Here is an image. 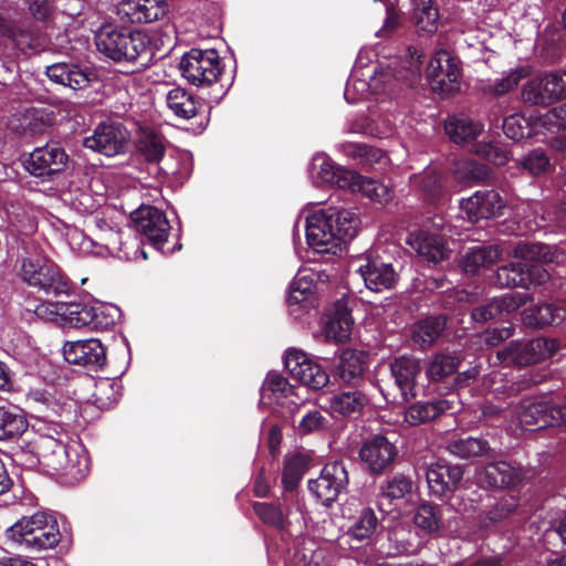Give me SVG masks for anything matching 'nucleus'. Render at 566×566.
I'll use <instances>...</instances> for the list:
<instances>
[{"mask_svg":"<svg viewBox=\"0 0 566 566\" xmlns=\"http://www.w3.org/2000/svg\"><path fill=\"white\" fill-rule=\"evenodd\" d=\"M459 365L458 358L438 354L429 363L427 375L431 380L438 381L453 374Z\"/></svg>","mask_w":566,"mask_h":566,"instance_id":"nucleus-58","label":"nucleus"},{"mask_svg":"<svg viewBox=\"0 0 566 566\" xmlns=\"http://www.w3.org/2000/svg\"><path fill=\"white\" fill-rule=\"evenodd\" d=\"M125 219L124 212L113 207H106L93 214L95 239L84 238L81 249L98 256L117 254L119 258L129 259V253L124 251L126 243L122 241V224Z\"/></svg>","mask_w":566,"mask_h":566,"instance_id":"nucleus-5","label":"nucleus"},{"mask_svg":"<svg viewBox=\"0 0 566 566\" xmlns=\"http://www.w3.org/2000/svg\"><path fill=\"white\" fill-rule=\"evenodd\" d=\"M137 149L148 161H158L165 153L163 137L151 128H142L137 139Z\"/></svg>","mask_w":566,"mask_h":566,"instance_id":"nucleus-51","label":"nucleus"},{"mask_svg":"<svg viewBox=\"0 0 566 566\" xmlns=\"http://www.w3.org/2000/svg\"><path fill=\"white\" fill-rule=\"evenodd\" d=\"M415 525L427 534H433L441 528L442 509L431 503L420 504L413 515Z\"/></svg>","mask_w":566,"mask_h":566,"instance_id":"nucleus-49","label":"nucleus"},{"mask_svg":"<svg viewBox=\"0 0 566 566\" xmlns=\"http://www.w3.org/2000/svg\"><path fill=\"white\" fill-rule=\"evenodd\" d=\"M253 510L259 518L270 526L284 528L287 524L286 513L275 504L258 502L253 505Z\"/></svg>","mask_w":566,"mask_h":566,"instance_id":"nucleus-60","label":"nucleus"},{"mask_svg":"<svg viewBox=\"0 0 566 566\" xmlns=\"http://www.w3.org/2000/svg\"><path fill=\"white\" fill-rule=\"evenodd\" d=\"M357 272L370 291L381 292L395 286L398 275L390 263L379 259H368Z\"/></svg>","mask_w":566,"mask_h":566,"instance_id":"nucleus-26","label":"nucleus"},{"mask_svg":"<svg viewBox=\"0 0 566 566\" xmlns=\"http://www.w3.org/2000/svg\"><path fill=\"white\" fill-rule=\"evenodd\" d=\"M69 160V155L60 144L48 143L34 148L23 165L30 175L42 181H52L65 171Z\"/></svg>","mask_w":566,"mask_h":566,"instance_id":"nucleus-9","label":"nucleus"},{"mask_svg":"<svg viewBox=\"0 0 566 566\" xmlns=\"http://www.w3.org/2000/svg\"><path fill=\"white\" fill-rule=\"evenodd\" d=\"M348 511L349 506L343 509V516L348 520L345 536L360 544L370 542L379 523L375 511L364 505L353 514H347Z\"/></svg>","mask_w":566,"mask_h":566,"instance_id":"nucleus-24","label":"nucleus"},{"mask_svg":"<svg viewBox=\"0 0 566 566\" xmlns=\"http://www.w3.org/2000/svg\"><path fill=\"white\" fill-rule=\"evenodd\" d=\"M167 107L172 114L182 119L195 117L199 111L200 103L184 87H174L166 94Z\"/></svg>","mask_w":566,"mask_h":566,"instance_id":"nucleus-39","label":"nucleus"},{"mask_svg":"<svg viewBox=\"0 0 566 566\" xmlns=\"http://www.w3.org/2000/svg\"><path fill=\"white\" fill-rule=\"evenodd\" d=\"M548 277V272L541 265L522 262L503 265L495 273V282L502 287H528L531 284H542Z\"/></svg>","mask_w":566,"mask_h":566,"instance_id":"nucleus-20","label":"nucleus"},{"mask_svg":"<svg viewBox=\"0 0 566 566\" xmlns=\"http://www.w3.org/2000/svg\"><path fill=\"white\" fill-rule=\"evenodd\" d=\"M7 536L35 551L53 548L61 539L57 518L48 512H36L20 518L7 530Z\"/></svg>","mask_w":566,"mask_h":566,"instance_id":"nucleus-6","label":"nucleus"},{"mask_svg":"<svg viewBox=\"0 0 566 566\" xmlns=\"http://www.w3.org/2000/svg\"><path fill=\"white\" fill-rule=\"evenodd\" d=\"M488 167L472 159L463 158L453 163L452 176L460 185H470L488 177Z\"/></svg>","mask_w":566,"mask_h":566,"instance_id":"nucleus-48","label":"nucleus"},{"mask_svg":"<svg viewBox=\"0 0 566 566\" xmlns=\"http://www.w3.org/2000/svg\"><path fill=\"white\" fill-rule=\"evenodd\" d=\"M28 402L38 411H52L59 413L61 405L55 398L54 392L49 388H31L27 394Z\"/></svg>","mask_w":566,"mask_h":566,"instance_id":"nucleus-56","label":"nucleus"},{"mask_svg":"<svg viewBox=\"0 0 566 566\" xmlns=\"http://www.w3.org/2000/svg\"><path fill=\"white\" fill-rule=\"evenodd\" d=\"M514 216L521 233L535 232L549 227L551 223L558 229L566 227V217L563 211L545 213L536 202H522L516 207Z\"/></svg>","mask_w":566,"mask_h":566,"instance_id":"nucleus-21","label":"nucleus"},{"mask_svg":"<svg viewBox=\"0 0 566 566\" xmlns=\"http://www.w3.org/2000/svg\"><path fill=\"white\" fill-rule=\"evenodd\" d=\"M133 227L153 245H163L169 234L170 224L166 214L153 206H142L132 213Z\"/></svg>","mask_w":566,"mask_h":566,"instance_id":"nucleus-17","label":"nucleus"},{"mask_svg":"<svg viewBox=\"0 0 566 566\" xmlns=\"http://www.w3.org/2000/svg\"><path fill=\"white\" fill-rule=\"evenodd\" d=\"M35 314L48 319H54L53 315L60 316L64 324L76 328H92L93 324L92 302L40 304Z\"/></svg>","mask_w":566,"mask_h":566,"instance_id":"nucleus-18","label":"nucleus"},{"mask_svg":"<svg viewBox=\"0 0 566 566\" xmlns=\"http://www.w3.org/2000/svg\"><path fill=\"white\" fill-rule=\"evenodd\" d=\"M422 63V55L416 49H408V56L396 73L390 65H366L359 56L345 86L344 97L347 103L355 104L370 95L391 92L398 80L413 86L421 80Z\"/></svg>","mask_w":566,"mask_h":566,"instance_id":"nucleus-1","label":"nucleus"},{"mask_svg":"<svg viewBox=\"0 0 566 566\" xmlns=\"http://www.w3.org/2000/svg\"><path fill=\"white\" fill-rule=\"evenodd\" d=\"M181 75L196 86L214 83L221 74V60L216 50L191 49L179 62Z\"/></svg>","mask_w":566,"mask_h":566,"instance_id":"nucleus-8","label":"nucleus"},{"mask_svg":"<svg viewBox=\"0 0 566 566\" xmlns=\"http://www.w3.org/2000/svg\"><path fill=\"white\" fill-rule=\"evenodd\" d=\"M520 424L526 430L542 429L566 421V406L554 405L547 400H523L517 407Z\"/></svg>","mask_w":566,"mask_h":566,"instance_id":"nucleus-13","label":"nucleus"},{"mask_svg":"<svg viewBox=\"0 0 566 566\" xmlns=\"http://www.w3.org/2000/svg\"><path fill=\"white\" fill-rule=\"evenodd\" d=\"M427 78L431 88L440 95L460 91L462 72L460 61L447 50H438L430 59Z\"/></svg>","mask_w":566,"mask_h":566,"instance_id":"nucleus-10","label":"nucleus"},{"mask_svg":"<svg viewBox=\"0 0 566 566\" xmlns=\"http://www.w3.org/2000/svg\"><path fill=\"white\" fill-rule=\"evenodd\" d=\"M348 484V472L343 462L324 465L318 478L310 480L308 490L323 505H331Z\"/></svg>","mask_w":566,"mask_h":566,"instance_id":"nucleus-16","label":"nucleus"},{"mask_svg":"<svg viewBox=\"0 0 566 566\" xmlns=\"http://www.w3.org/2000/svg\"><path fill=\"white\" fill-rule=\"evenodd\" d=\"M504 134L513 139L520 140L525 137H530L533 134V128L528 119L521 114H512L504 118L503 122Z\"/></svg>","mask_w":566,"mask_h":566,"instance_id":"nucleus-61","label":"nucleus"},{"mask_svg":"<svg viewBox=\"0 0 566 566\" xmlns=\"http://www.w3.org/2000/svg\"><path fill=\"white\" fill-rule=\"evenodd\" d=\"M307 469V458L301 453H295L285 459L282 474V482L285 490L296 488Z\"/></svg>","mask_w":566,"mask_h":566,"instance_id":"nucleus-54","label":"nucleus"},{"mask_svg":"<svg viewBox=\"0 0 566 566\" xmlns=\"http://www.w3.org/2000/svg\"><path fill=\"white\" fill-rule=\"evenodd\" d=\"M375 123V108H369V115H357L348 118L344 132L347 134H358L373 137V134H379L377 129H373Z\"/></svg>","mask_w":566,"mask_h":566,"instance_id":"nucleus-62","label":"nucleus"},{"mask_svg":"<svg viewBox=\"0 0 566 566\" xmlns=\"http://www.w3.org/2000/svg\"><path fill=\"white\" fill-rule=\"evenodd\" d=\"M93 304V324L92 329H108L115 325L119 317V308L114 305L92 302Z\"/></svg>","mask_w":566,"mask_h":566,"instance_id":"nucleus-59","label":"nucleus"},{"mask_svg":"<svg viewBox=\"0 0 566 566\" xmlns=\"http://www.w3.org/2000/svg\"><path fill=\"white\" fill-rule=\"evenodd\" d=\"M356 192L381 206L387 205L391 199V190L386 185L364 176Z\"/></svg>","mask_w":566,"mask_h":566,"instance_id":"nucleus-57","label":"nucleus"},{"mask_svg":"<svg viewBox=\"0 0 566 566\" xmlns=\"http://www.w3.org/2000/svg\"><path fill=\"white\" fill-rule=\"evenodd\" d=\"M521 480V473L506 462L490 463L484 470V481L494 488H511Z\"/></svg>","mask_w":566,"mask_h":566,"instance_id":"nucleus-43","label":"nucleus"},{"mask_svg":"<svg viewBox=\"0 0 566 566\" xmlns=\"http://www.w3.org/2000/svg\"><path fill=\"white\" fill-rule=\"evenodd\" d=\"M446 326L442 316L428 317L418 322L412 329V339L421 347L432 345L441 335Z\"/></svg>","mask_w":566,"mask_h":566,"instance_id":"nucleus-45","label":"nucleus"},{"mask_svg":"<svg viewBox=\"0 0 566 566\" xmlns=\"http://www.w3.org/2000/svg\"><path fill=\"white\" fill-rule=\"evenodd\" d=\"M396 448L384 436L367 440L360 448L359 458L370 472H382L395 459Z\"/></svg>","mask_w":566,"mask_h":566,"instance_id":"nucleus-25","label":"nucleus"},{"mask_svg":"<svg viewBox=\"0 0 566 566\" xmlns=\"http://www.w3.org/2000/svg\"><path fill=\"white\" fill-rule=\"evenodd\" d=\"M98 51L116 62H136L147 65L151 59L150 42L144 32L124 31L103 25L95 34Z\"/></svg>","mask_w":566,"mask_h":566,"instance_id":"nucleus-3","label":"nucleus"},{"mask_svg":"<svg viewBox=\"0 0 566 566\" xmlns=\"http://www.w3.org/2000/svg\"><path fill=\"white\" fill-rule=\"evenodd\" d=\"M338 165L326 154H316L310 165V177L316 186L332 185L338 169Z\"/></svg>","mask_w":566,"mask_h":566,"instance_id":"nucleus-50","label":"nucleus"},{"mask_svg":"<svg viewBox=\"0 0 566 566\" xmlns=\"http://www.w3.org/2000/svg\"><path fill=\"white\" fill-rule=\"evenodd\" d=\"M62 353L67 363L90 368L102 367L106 361L105 348L97 338L65 342Z\"/></svg>","mask_w":566,"mask_h":566,"instance_id":"nucleus-22","label":"nucleus"},{"mask_svg":"<svg viewBox=\"0 0 566 566\" xmlns=\"http://www.w3.org/2000/svg\"><path fill=\"white\" fill-rule=\"evenodd\" d=\"M500 255L501 252L495 245H474L465 252L462 265L467 273H475L481 268L495 263Z\"/></svg>","mask_w":566,"mask_h":566,"instance_id":"nucleus-42","label":"nucleus"},{"mask_svg":"<svg viewBox=\"0 0 566 566\" xmlns=\"http://www.w3.org/2000/svg\"><path fill=\"white\" fill-rule=\"evenodd\" d=\"M342 151L348 157L360 159L361 163L371 164H381L382 161H387L386 154L379 149L370 147L366 144L359 143H344L339 146Z\"/></svg>","mask_w":566,"mask_h":566,"instance_id":"nucleus-55","label":"nucleus"},{"mask_svg":"<svg viewBox=\"0 0 566 566\" xmlns=\"http://www.w3.org/2000/svg\"><path fill=\"white\" fill-rule=\"evenodd\" d=\"M407 244L410 245L419 256L433 263L444 260L449 253L441 235L424 230L410 232L407 237Z\"/></svg>","mask_w":566,"mask_h":566,"instance_id":"nucleus-27","label":"nucleus"},{"mask_svg":"<svg viewBox=\"0 0 566 566\" xmlns=\"http://www.w3.org/2000/svg\"><path fill=\"white\" fill-rule=\"evenodd\" d=\"M411 20L421 35L433 34L438 30L439 10L433 0H411Z\"/></svg>","mask_w":566,"mask_h":566,"instance_id":"nucleus-36","label":"nucleus"},{"mask_svg":"<svg viewBox=\"0 0 566 566\" xmlns=\"http://www.w3.org/2000/svg\"><path fill=\"white\" fill-rule=\"evenodd\" d=\"M390 369L402 401L415 398L416 379L420 373L419 361L409 357H399L392 361Z\"/></svg>","mask_w":566,"mask_h":566,"instance_id":"nucleus-30","label":"nucleus"},{"mask_svg":"<svg viewBox=\"0 0 566 566\" xmlns=\"http://www.w3.org/2000/svg\"><path fill=\"white\" fill-rule=\"evenodd\" d=\"M129 142L127 129L118 123L103 122L83 140L85 148L107 157L124 154Z\"/></svg>","mask_w":566,"mask_h":566,"instance_id":"nucleus-15","label":"nucleus"},{"mask_svg":"<svg viewBox=\"0 0 566 566\" xmlns=\"http://www.w3.org/2000/svg\"><path fill=\"white\" fill-rule=\"evenodd\" d=\"M506 202L495 190H478L460 201V209L471 222L500 216Z\"/></svg>","mask_w":566,"mask_h":566,"instance_id":"nucleus-19","label":"nucleus"},{"mask_svg":"<svg viewBox=\"0 0 566 566\" xmlns=\"http://www.w3.org/2000/svg\"><path fill=\"white\" fill-rule=\"evenodd\" d=\"M305 230L306 241L313 251L336 254L356 235L357 220L347 210L321 209L307 216Z\"/></svg>","mask_w":566,"mask_h":566,"instance_id":"nucleus-2","label":"nucleus"},{"mask_svg":"<svg viewBox=\"0 0 566 566\" xmlns=\"http://www.w3.org/2000/svg\"><path fill=\"white\" fill-rule=\"evenodd\" d=\"M532 73L530 65H518L502 73L501 77L491 81L486 91L494 95H503L514 90L521 80Z\"/></svg>","mask_w":566,"mask_h":566,"instance_id":"nucleus-46","label":"nucleus"},{"mask_svg":"<svg viewBox=\"0 0 566 566\" xmlns=\"http://www.w3.org/2000/svg\"><path fill=\"white\" fill-rule=\"evenodd\" d=\"M284 367L294 379L311 389L319 390L329 382L326 369L303 350L287 349L284 355Z\"/></svg>","mask_w":566,"mask_h":566,"instance_id":"nucleus-12","label":"nucleus"},{"mask_svg":"<svg viewBox=\"0 0 566 566\" xmlns=\"http://www.w3.org/2000/svg\"><path fill=\"white\" fill-rule=\"evenodd\" d=\"M167 11L166 0H127L120 9L132 23H151L164 18Z\"/></svg>","mask_w":566,"mask_h":566,"instance_id":"nucleus-31","label":"nucleus"},{"mask_svg":"<svg viewBox=\"0 0 566 566\" xmlns=\"http://www.w3.org/2000/svg\"><path fill=\"white\" fill-rule=\"evenodd\" d=\"M511 254L515 259L524 261L523 263L526 264H528L527 262H534V264L537 262L548 263L553 262L555 259L553 248L538 242H520L512 250Z\"/></svg>","mask_w":566,"mask_h":566,"instance_id":"nucleus-44","label":"nucleus"},{"mask_svg":"<svg viewBox=\"0 0 566 566\" xmlns=\"http://www.w3.org/2000/svg\"><path fill=\"white\" fill-rule=\"evenodd\" d=\"M566 97V72L553 71L527 81L522 88L524 102L548 106Z\"/></svg>","mask_w":566,"mask_h":566,"instance_id":"nucleus-11","label":"nucleus"},{"mask_svg":"<svg viewBox=\"0 0 566 566\" xmlns=\"http://www.w3.org/2000/svg\"><path fill=\"white\" fill-rule=\"evenodd\" d=\"M489 449V443L485 440L472 437L457 439L448 444L449 452L461 459L483 455Z\"/></svg>","mask_w":566,"mask_h":566,"instance_id":"nucleus-53","label":"nucleus"},{"mask_svg":"<svg viewBox=\"0 0 566 566\" xmlns=\"http://www.w3.org/2000/svg\"><path fill=\"white\" fill-rule=\"evenodd\" d=\"M462 478L463 469L460 465L433 463L426 472L430 494L440 500L450 499Z\"/></svg>","mask_w":566,"mask_h":566,"instance_id":"nucleus-23","label":"nucleus"},{"mask_svg":"<svg viewBox=\"0 0 566 566\" xmlns=\"http://www.w3.org/2000/svg\"><path fill=\"white\" fill-rule=\"evenodd\" d=\"M413 493V481L410 476L397 473L387 479L380 486V496L390 504L399 505L409 502Z\"/></svg>","mask_w":566,"mask_h":566,"instance_id":"nucleus-38","label":"nucleus"},{"mask_svg":"<svg viewBox=\"0 0 566 566\" xmlns=\"http://www.w3.org/2000/svg\"><path fill=\"white\" fill-rule=\"evenodd\" d=\"M517 499L512 494H505L490 504L488 512L480 516V523L483 527L497 523L506 518L517 506Z\"/></svg>","mask_w":566,"mask_h":566,"instance_id":"nucleus-52","label":"nucleus"},{"mask_svg":"<svg viewBox=\"0 0 566 566\" xmlns=\"http://www.w3.org/2000/svg\"><path fill=\"white\" fill-rule=\"evenodd\" d=\"M353 324L354 322L346 304L337 302L326 315L323 324V334L328 340L344 343L350 337Z\"/></svg>","mask_w":566,"mask_h":566,"instance_id":"nucleus-29","label":"nucleus"},{"mask_svg":"<svg viewBox=\"0 0 566 566\" xmlns=\"http://www.w3.org/2000/svg\"><path fill=\"white\" fill-rule=\"evenodd\" d=\"M368 402L367 396L359 390L342 391L331 397L329 410L332 413L350 416L361 412Z\"/></svg>","mask_w":566,"mask_h":566,"instance_id":"nucleus-41","label":"nucleus"},{"mask_svg":"<svg viewBox=\"0 0 566 566\" xmlns=\"http://www.w3.org/2000/svg\"><path fill=\"white\" fill-rule=\"evenodd\" d=\"M336 373L344 382L357 384L364 375L361 355L350 349L344 350L339 357Z\"/></svg>","mask_w":566,"mask_h":566,"instance_id":"nucleus-47","label":"nucleus"},{"mask_svg":"<svg viewBox=\"0 0 566 566\" xmlns=\"http://www.w3.org/2000/svg\"><path fill=\"white\" fill-rule=\"evenodd\" d=\"M557 348L556 339L538 337L527 343L512 342L497 352V358L506 365H530L549 358Z\"/></svg>","mask_w":566,"mask_h":566,"instance_id":"nucleus-14","label":"nucleus"},{"mask_svg":"<svg viewBox=\"0 0 566 566\" xmlns=\"http://www.w3.org/2000/svg\"><path fill=\"white\" fill-rule=\"evenodd\" d=\"M327 279V275L314 269H302L294 276L289 291L290 305L300 304L316 290L317 283Z\"/></svg>","mask_w":566,"mask_h":566,"instance_id":"nucleus-34","label":"nucleus"},{"mask_svg":"<svg viewBox=\"0 0 566 566\" xmlns=\"http://www.w3.org/2000/svg\"><path fill=\"white\" fill-rule=\"evenodd\" d=\"M28 428V421L15 406H0V441L14 440Z\"/></svg>","mask_w":566,"mask_h":566,"instance_id":"nucleus-37","label":"nucleus"},{"mask_svg":"<svg viewBox=\"0 0 566 566\" xmlns=\"http://www.w3.org/2000/svg\"><path fill=\"white\" fill-rule=\"evenodd\" d=\"M294 387L285 377L276 371H271L261 388V405L290 406L297 405L294 400Z\"/></svg>","mask_w":566,"mask_h":566,"instance_id":"nucleus-28","label":"nucleus"},{"mask_svg":"<svg viewBox=\"0 0 566 566\" xmlns=\"http://www.w3.org/2000/svg\"><path fill=\"white\" fill-rule=\"evenodd\" d=\"M455 399L441 398L410 406L405 413L406 421L411 426L434 420L440 415L454 409Z\"/></svg>","mask_w":566,"mask_h":566,"instance_id":"nucleus-33","label":"nucleus"},{"mask_svg":"<svg viewBox=\"0 0 566 566\" xmlns=\"http://www.w3.org/2000/svg\"><path fill=\"white\" fill-rule=\"evenodd\" d=\"M46 75L52 82L67 86L74 91L82 90L90 83V77L84 71L65 63H56L48 66Z\"/></svg>","mask_w":566,"mask_h":566,"instance_id":"nucleus-40","label":"nucleus"},{"mask_svg":"<svg viewBox=\"0 0 566 566\" xmlns=\"http://www.w3.org/2000/svg\"><path fill=\"white\" fill-rule=\"evenodd\" d=\"M566 319V307L560 302L542 303L526 308L523 321L532 327L555 326Z\"/></svg>","mask_w":566,"mask_h":566,"instance_id":"nucleus-32","label":"nucleus"},{"mask_svg":"<svg viewBox=\"0 0 566 566\" xmlns=\"http://www.w3.org/2000/svg\"><path fill=\"white\" fill-rule=\"evenodd\" d=\"M327 424V419L319 410L310 409L302 415L295 428L300 434H308L326 429Z\"/></svg>","mask_w":566,"mask_h":566,"instance_id":"nucleus-63","label":"nucleus"},{"mask_svg":"<svg viewBox=\"0 0 566 566\" xmlns=\"http://www.w3.org/2000/svg\"><path fill=\"white\" fill-rule=\"evenodd\" d=\"M34 448L44 465L74 481L82 480L88 472V458L80 444L66 446L61 438L39 436Z\"/></svg>","mask_w":566,"mask_h":566,"instance_id":"nucleus-4","label":"nucleus"},{"mask_svg":"<svg viewBox=\"0 0 566 566\" xmlns=\"http://www.w3.org/2000/svg\"><path fill=\"white\" fill-rule=\"evenodd\" d=\"M473 153L478 156L485 158L494 165H505L510 159V153L506 148L500 145H493L490 143H478L473 145Z\"/></svg>","mask_w":566,"mask_h":566,"instance_id":"nucleus-64","label":"nucleus"},{"mask_svg":"<svg viewBox=\"0 0 566 566\" xmlns=\"http://www.w3.org/2000/svg\"><path fill=\"white\" fill-rule=\"evenodd\" d=\"M444 129L453 143L470 145L483 133V125L470 117L454 115L448 117Z\"/></svg>","mask_w":566,"mask_h":566,"instance_id":"nucleus-35","label":"nucleus"},{"mask_svg":"<svg viewBox=\"0 0 566 566\" xmlns=\"http://www.w3.org/2000/svg\"><path fill=\"white\" fill-rule=\"evenodd\" d=\"M21 277L30 286L46 294H63L70 289L60 268L43 255H29L22 260Z\"/></svg>","mask_w":566,"mask_h":566,"instance_id":"nucleus-7","label":"nucleus"}]
</instances>
